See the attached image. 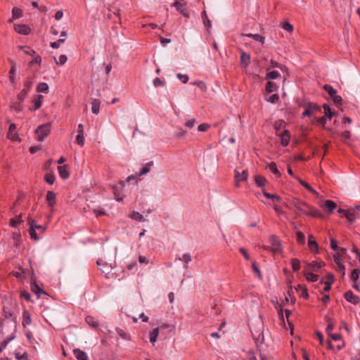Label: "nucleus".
Instances as JSON below:
<instances>
[{"mask_svg": "<svg viewBox=\"0 0 360 360\" xmlns=\"http://www.w3.org/2000/svg\"><path fill=\"white\" fill-rule=\"evenodd\" d=\"M201 17H202V20L203 21V23L205 25V27H207L208 29L211 27L212 25H211V22L210 20L208 19L207 18V13H206V11H203L201 13Z\"/></svg>", "mask_w": 360, "mask_h": 360, "instance_id": "nucleus-44", "label": "nucleus"}, {"mask_svg": "<svg viewBox=\"0 0 360 360\" xmlns=\"http://www.w3.org/2000/svg\"><path fill=\"white\" fill-rule=\"evenodd\" d=\"M72 352L77 360H89L87 354L82 349L77 348L74 349Z\"/></svg>", "mask_w": 360, "mask_h": 360, "instance_id": "nucleus-15", "label": "nucleus"}, {"mask_svg": "<svg viewBox=\"0 0 360 360\" xmlns=\"http://www.w3.org/2000/svg\"><path fill=\"white\" fill-rule=\"evenodd\" d=\"M252 39L256 41H259L261 42L262 44H264V37L262 36L261 34H254L253 36H252Z\"/></svg>", "mask_w": 360, "mask_h": 360, "instance_id": "nucleus-63", "label": "nucleus"}, {"mask_svg": "<svg viewBox=\"0 0 360 360\" xmlns=\"http://www.w3.org/2000/svg\"><path fill=\"white\" fill-rule=\"evenodd\" d=\"M12 239L13 240V245L15 247H18L21 243V235L19 231L13 232Z\"/></svg>", "mask_w": 360, "mask_h": 360, "instance_id": "nucleus-28", "label": "nucleus"}, {"mask_svg": "<svg viewBox=\"0 0 360 360\" xmlns=\"http://www.w3.org/2000/svg\"><path fill=\"white\" fill-rule=\"evenodd\" d=\"M97 264L99 267V269L105 274V276L107 278L109 277V274H110L112 269L115 266V261H112L110 264H108L105 262H103L102 259H99L97 261Z\"/></svg>", "mask_w": 360, "mask_h": 360, "instance_id": "nucleus-4", "label": "nucleus"}, {"mask_svg": "<svg viewBox=\"0 0 360 360\" xmlns=\"http://www.w3.org/2000/svg\"><path fill=\"white\" fill-rule=\"evenodd\" d=\"M267 167L271 170V172L272 173H274V174H277L278 176L281 175V173L280 172L278 171V168H277V166H276V164L274 162H271V163H269L267 166Z\"/></svg>", "mask_w": 360, "mask_h": 360, "instance_id": "nucleus-49", "label": "nucleus"}, {"mask_svg": "<svg viewBox=\"0 0 360 360\" xmlns=\"http://www.w3.org/2000/svg\"><path fill=\"white\" fill-rule=\"evenodd\" d=\"M22 222V214H19L16 219L12 218L10 219V225L13 228L18 227Z\"/></svg>", "mask_w": 360, "mask_h": 360, "instance_id": "nucleus-32", "label": "nucleus"}, {"mask_svg": "<svg viewBox=\"0 0 360 360\" xmlns=\"http://www.w3.org/2000/svg\"><path fill=\"white\" fill-rule=\"evenodd\" d=\"M27 222L30 226L29 233L31 238L34 239V240H39V237L38 236L36 230L34 229V221L30 217H28Z\"/></svg>", "mask_w": 360, "mask_h": 360, "instance_id": "nucleus-10", "label": "nucleus"}, {"mask_svg": "<svg viewBox=\"0 0 360 360\" xmlns=\"http://www.w3.org/2000/svg\"><path fill=\"white\" fill-rule=\"evenodd\" d=\"M250 62V56L249 54H247L244 51H241L240 53V63L241 65L245 68H247Z\"/></svg>", "mask_w": 360, "mask_h": 360, "instance_id": "nucleus-21", "label": "nucleus"}, {"mask_svg": "<svg viewBox=\"0 0 360 360\" xmlns=\"http://www.w3.org/2000/svg\"><path fill=\"white\" fill-rule=\"evenodd\" d=\"M323 108L325 110V115L330 120L333 115H335V111H333L330 106L328 105V104H324L323 105Z\"/></svg>", "mask_w": 360, "mask_h": 360, "instance_id": "nucleus-37", "label": "nucleus"}, {"mask_svg": "<svg viewBox=\"0 0 360 360\" xmlns=\"http://www.w3.org/2000/svg\"><path fill=\"white\" fill-rule=\"evenodd\" d=\"M323 89L330 97L335 96V94H337V91L330 84H325Z\"/></svg>", "mask_w": 360, "mask_h": 360, "instance_id": "nucleus-42", "label": "nucleus"}, {"mask_svg": "<svg viewBox=\"0 0 360 360\" xmlns=\"http://www.w3.org/2000/svg\"><path fill=\"white\" fill-rule=\"evenodd\" d=\"M76 141L78 145L83 146L84 144V134H78L76 138Z\"/></svg>", "mask_w": 360, "mask_h": 360, "instance_id": "nucleus-62", "label": "nucleus"}, {"mask_svg": "<svg viewBox=\"0 0 360 360\" xmlns=\"http://www.w3.org/2000/svg\"><path fill=\"white\" fill-rule=\"evenodd\" d=\"M336 206V203L330 200H326L323 205V207L330 213H332L334 211Z\"/></svg>", "mask_w": 360, "mask_h": 360, "instance_id": "nucleus-23", "label": "nucleus"}, {"mask_svg": "<svg viewBox=\"0 0 360 360\" xmlns=\"http://www.w3.org/2000/svg\"><path fill=\"white\" fill-rule=\"evenodd\" d=\"M271 243V251L274 254H279L282 251L281 240L276 236H271L269 239Z\"/></svg>", "mask_w": 360, "mask_h": 360, "instance_id": "nucleus-5", "label": "nucleus"}, {"mask_svg": "<svg viewBox=\"0 0 360 360\" xmlns=\"http://www.w3.org/2000/svg\"><path fill=\"white\" fill-rule=\"evenodd\" d=\"M46 200L48 202L49 207H53L56 203V195L53 191H48L46 193Z\"/></svg>", "mask_w": 360, "mask_h": 360, "instance_id": "nucleus-18", "label": "nucleus"}, {"mask_svg": "<svg viewBox=\"0 0 360 360\" xmlns=\"http://www.w3.org/2000/svg\"><path fill=\"white\" fill-rule=\"evenodd\" d=\"M15 31L20 34L27 35L30 34L31 30L27 25H14Z\"/></svg>", "mask_w": 360, "mask_h": 360, "instance_id": "nucleus-13", "label": "nucleus"}, {"mask_svg": "<svg viewBox=\"0 0 360 360\" xmlns=\"http://www.w3.org/2000/svg\"><path fill=\"white\" fill-rule=\"evenodd\" d=\"M153 165V162L150 161L146 164V165L140 170L139 175H144L150 171V168Z\"/></svg>", "mask_w": 360, "mask_h": 360, "instance_id": "nucleus-47", "label": "nucleus"}, {"mask_svg": "<svg viewBox=\"0 0 360 360\" xmlns=\"http://www.w3.org/2000/svg\"><path fill=\"white\" fill-rule=\"evenodd\" d=\"M304 275L307 281L309 282H316L319 279V276L314 274L313 272L304 271Z\"/></svg>", "mask_w": 360, "mask_h": 360, "instance_id": "nucleus-25", "label": "nucleus"}, {"mask_svg": "<svg viewBox=\"0 0 360 360\" xmlns=\"http://www.w3.org/2000/svg\"><path fill=\"white\" fill-rule=\"evenodd\" d=\"M22 102L18 100V101L14 102L11 105V109L18 112L22 110Z\"/></svg>", "mask_w": 360, "mask_h": 360, "instance_id": "nucleus-36", "label": "nucleus"}, {"mask_svg": "<svg viewBox=\"0 0 360 360\" xmlns=\"http://www.w3.org/2000/svg\"><path fill=\"white\" fill-rule=\"evenodd\" d=\"M360 273V269H354L351 275H350V279L352 281H356L359 278V274Z\"/></svg>", "mask_w": 360, "mask_h": 360, "instance_id": "nucleus-53", "label": "nucleus"}, {"mask_svg": "<svg viewBox=\"0 0 360 360\" xmlns=\"http://www.w3.org/2000/svg\"><path fill=\"white\" fill-rule=\"evenodd\" d=\"M292 269L294 271H298L300 269V262L298 259H291Z\"/></svg>", "mask_w": 360, "mask_h": 360, "instance_id": "nucleus-46", "label": "nucleus"}, {"mask_svg": "<svg viewBox=\"0 0 360 360\" xmlns=\"http://www.w3.org/2000/svg\"><path fill=\"white\" fill-rule=\"evenodd\" d=\"M266 100L269 103H276L279 100V96L277 94H274L266 98Z\"/></svg>", "mask_w": 360, "mask_h": 360, "instance_id": "nucleus-56", "label": "nucleus"}, {"mask_svg": "<svg viewBox=\"0 0 360 360\" xmlns=\"http://www.w3.org/2000/svg\"><path fill=\"white\" fill-rule=\"evenodd\" d=\"M32 82L30 79H27L24 84V88L18 94L17 98L18 100L20 101H23L25 97L27 96L28 92L32 88Z\"/></svg>", "mask_w": 360, "mask_h": 360, "instance_id": "nucleus-6", "label": "nucleus"}, {"mask_svg": "<svg viewBox=\"0 0 360 360\" xmlns=\"http://www.w3.org/2000/svg\"><path fill=\"white\" fill-rule=\"evenodd\" d=\"M91 111L94 114L98 115L100 111L101 101L97 98L91 99Z\"/></svg>", "mask_w": 360, "mask_h": 360, "instance_id": "nucleus-20", "label": "nucleus"}, {"mask_svg": "<svg viewBox=\"0 0 360 360\" xmlns=\"http://www.w3.org/2000/svg\"><path fill=\"white\" fill-rule=\"evenodd\" d=\"M31 290L37 295L38 298H40L41 295L48 296L47 293L35 281L31 282Z\"/></svg>", "mask_w": 360, "mask_h": 360, "instance_id": "nucleus-12", "label": "nucleus"}, {"mask_svg": "<svg viewBox=\"0 0 360 360\" xmlns=\"http://www.w3.org/2000/svg\"><path fill=\"white\" fill-rule=\"evenodd\" d=\"M54 60L57 65H63L67 62L68 58L65 55L63 54L59 56L58 60H56V58H54Z\"/></svg>", "mask_w": 360, "mask_h": 360, "instance_id": "nucleus-52", "label": "nucleus"}, {"mask_svg": "<svg viewBox=\"0 0 360 360\" xmlns=\"http://www.w3.org/2000/svg\"><path fill=\"white\" fill-rule=\"evenodd\" d=\"M20 297L25 299L27 302L31 301V295L26 290H22L20 292Z\"/></svg>", "mask_w": 360, "mask_h": 360, "instance_id": "nucleus-59", "label": "nucleus"}, {"mask_svg": "<svg viewBox=\"0 0 360 360\" xmlns=\"http://www.w3.org/2000/svg\"><path fill=\"white\" fill-rule=\"evenodd\" d=\"M44 180L49 184H53L55 181V176L53 173H46L44 176Z\"/></svg>", "mask_w": 360, "mask_h": 360, "instance_id": "nucleus-50", "label": "nucleus"}, {"mask_svg": "<svg viewBox=\"0 0 360 360\" xmlns=\"http://www.w3.org/2000/svg\"><path fill=\"white\" fill-rule=\"evenodd\" d=\"M298 288H300V295L305 299L308 298L309 295L307 288L301 284L298 285Z\"/></svg>", "mask_w": 360, "mask_h": 360, "instance_id": "nucleus-57", "label": "nucleus"}, {"mask_svg": "<svg viewBox=\"0 0 360 360\" xmlns=\"http://www.w3.org/2000/svg\"><path fill=\"white\" fill-rule=\"evenodd\" d=\"M172 6L175 7L176 11H179L184 17L186 18L190 17L189 12L188 11L185 4L179 1H175Z\"/></svg>", "mask_w": 360, "mask_h": 360, "instance_id": "nucleus-7", "label": "nucleus"}, {"mask_svg": "<svg viewBox=\"0 0 360 360\" xmlns=\"http://www.w3.org/2000/svg\"><path fill=\"white\" fill-rule=\"evenodd\" d=\"M32 323L31 315L28 311L25 310L22 312V325H30Z\"/></svg>", "mask_w": 360, "mask_h": 360, "instance_id": "nucleus-27", "label": "nucleus"}, {"mask_svg": "<svg viewBox=\"0 0 360 360\" xmlns=\"http://www.w3.org/2000/svg\"><path fill=\"white\" fill-rule=\"evenodd\" d=\"M153 85L155 86V87H158L160 86H165V81H162L161 80L159 77H156L153 79Z\"/></svg>", "mask_w": 360, "mask_h": 360, "instance_id": "nucleus-61", "label": "nucleus"}, {"mask_svg": "<svg viewBox=\"0 0 360 360\" xmlns=\"http://www.w3.org/2000/svg\"><path fill=\"white\" fill-rule=\"evenodd\" d=\"M130 217L132 219H134L136 221H146V219L145 217H143V216L140 214L139 212H133L131 215H130Z\"/></svg>", "mask_w": 360, "mask_h": 360, "instance_id": "nucleus-34", "label": "nucleus"}, {"mask_svg": "<svg viewBox=\"0 0 360 360\" xmlns=\"http://www.w3.org/2000/svg\"><path fill=\"white\" fill-rule=\"evenodd\" d=\"M298 105L304 108V111L302 112L301 116L302 118L311 116L321 110V107L315 103L303 102L299 103Z\"/></svg>", "mask_w": 360, "mask_h": 360, "instance_id": "nucleus-2", "label": "nucleus"}, {"mask_svg": "<svg viewBox=\"0 0 360 360\" xmlns=\"http://www.w3.org/2000/svg\"><path fill=\"white\" fill-rule=\"evenodd\" d=\"M278 89V86L276 84V83L273 82H267L265 87L266 92L267 93H272L274 91H276Z\"/></svg>", "mask_w": 360, "mask_h": 360, "instance_id": "nucleus-29", "label": "nucleus"}, {"mask_svg": "<svg viewBox=\"0 0 360 360\" xmlns=\"http://www.w3.org/2000/svg\"><path fill=\"white\" fill-rule=\"evenodd\" d=\"M281 143L283 146H287L289 144L290 134L288 130H283L280 134Z\"/></svg>", "mask_w": 360, "mask_h": 360, "instance_id": "nucleus-14", "label": "nucleus"}, {"mask_svg": "<svg viewBox=\"0 0 360 360\" xmlns=\"http://www.w3.org/2000/svg\"><path fill=\"white\" fill-rule=\"evenodd\" d=\"M248 177V172L247 169L243 170L241 173L238 171L235 172V181H246Z\"/></svg>", "mask_w": 360, "mask_h": 360, "instance_id": "nucleus-19", "label": "nucleus"}, {"mask_svg": "<svg viewBox=\"0 0 360 360\" xmlns=\"http://www.w3.org/2000/svg\"><path fill=\"white\" fill-rule=\"evenodd\" d=\"M255 181L257 186L264 187L265 186L266 179L260 175L255 176Z\"/></svg>", "mask_w": 360, "mask_h": 360, "instance_id": "nucleus-38", "label": "nucleus"}, {"mask_svg": "<svg viewBox=\"0 0 360 360\" xmlns=\"http://www.w3.org/2000/svg\"><path fill=\"white\" fill-rule=\"evenodd\" d=\"M299 183L303 186L306 189H307L309 192L312 193L313 194L317 195V192L306 181H303L302 179L300 178H297Z\"/></svg>", "mask_w": 360, "mask_h": 360, "instance_id": "nucleus-35", "label": "nucleus"}, {"mask_svg": "<svg viewBox=\"0 0 360 360\" xmlns=\"http://www.w3.org/2000/svg\"><path fill=\"white\" fill-rule=\"evenodd\" d=\"M44 99V96L42 95H37L34 99H33V103H34V108L30 109L36 110L41 108L42 101Z\"/></svg>", "mask_w": 360, "mask_h": 360, "instance_id": "nucleus-24", "label": "nucleus"}, {"mask_svg": "<svg viewBox=\"0 0 360 360\" xmlns=\"http://www.w3.org/2000/svg\"><path fill=\"white\" fill-rule=\"evenodd\" d=\"M308 246H309V250L312 252H315V253H317L318 252V248H319V245L318 243L314 240V236L312 235H309V239H308Z\"/></svg>", "mask_w": 360, "mask_h": 360, "instance_id": "nucleus-17", "label": "nucleus"}, {"mask_svg": "<svg viewBox=\"0 0 360 360\" xmlns=\"http://www.w3.org/2000/svg\"><path fill=\"white\" fill-rule=\"evenodd\" d=\"M336 270L342 274V277L345 276V266L342 263L337 265Z\"/></svg>", "mask_w": 360, "mask_h": 360, "instance_id": "nucleus-64", "label": "nucleus"}, {"mask_svg": "<svg viewBox=\"0 0 360 360\" xmlns=\"http://www.w3.org/2000/svg\"><path fill=\"white\" fill-rule=\"evenodd\" d=\"M344 297L347 302L354 305L360 303V297L355 295L351 290L346 291L344 294Z\"/></svg>", "mask_w": 360, "mask_h": 360, "instance_id": "nucleus-9", "label": "nucleus"}, {"mask_svg": "<svg viewBox=\"0 0 360 360\" xmlns=\"http://www.w3.org/2000/svg\"><path fill=\"white\" fill-rule=\"evenodd\" d=\"M51 131V124L46 123L39 126L35 130L39 141H43L46 138Z\"/></svg>", "mask_w": 360, "mask_h": 360, "instance_id": "nucleus-3", "label": "nucleus"}, {"mask_svg": "<svg viewBox=\"0 0 360 360\" xmlns=\"http://www.w3.org/2000/svg\"><path fill=\"white\" fill-rule=\"evenodd\" d=\"M179 260H182L184 262V269H188V262L191 261V256L189 253H185L182 256V259L179 258Z\"/></svg>", "mask_w": 360, "mask_h": 360, "instance_id": "nucleus-45", "label": "nucleus"}, {"mask_svg": "<svg viewBox=\"0 0 360 360\" xmlns=\"http://www.w3.org/2000/svg\"><path fill=\"white\" fill-rule=\"evenodd\" d=\"M86 322L93 328H97L98 326V322L96 319L91 316H87L85 319Z\"/></svg>", "mask_w": 360, "mask_h": 360, "instance_id": "nucleus-33", "label": "nucleus"}, {"mask_svg": "<svg viewBox=\"0 0 360 360\" xmlns=\"http://www.w3.org/2000/svg\"><path fill=\"white\" fill-rule=\"evenodd\" d=\"M325 319H326V320L328 322V326L326 327V330L327 333L328 335H330V333H331V331L334 328V326H334V323L333 322L332 319L330 317L327 316L325 317Z\"/></svg>", "mask_w": 360, "mask_h": 360, "instance_id": "nucleus-43", "label": "nucleus"}, {"mask_svg": "<svg viewBox=\"0 0 360 360\" xmlns=\"http://www.w3.org/2000/svg\"><path fill=\"white\" fill-rule=\"evenodd\" d=\"M331 98H333V101L335 105L338 106L339 105H341L342 99L340 96L335 94V96H333Z\"/></svg>", "mask_w": 360, "mask_h": 360, "instance_id": "nucleus-60", "label": "nucleus"}, {"mask_svg": "<svg viewBox=\"0 0 360 360\" xmlns=\"http://www.w3.org/2000/svg\"><path fill=\"white\" fill-rule=\"evenodd\" d=\"M271 70V68H266V71L268 72L266 77H265V79H276L278 75H279V73L277 71H275V70H273V71H270Z\"/></svg>", "mask_w": 360, "mask_h": 360, "instance_id": "nucleus-31", "label": "nucleus"}, {"mask_svg": "<svg viewBox=\"0 0 360 360\" xmlns=\"http://www.w3.org/2000/svg\"><path fill=\"white\" fill-rule=\"evenodd\" d=\"M282 28L288 32H292L293 30V26L288 22H284Z\"/></svg>", "mask_w": 360, "mask_h": 360, "instance_id": "nucleus-58", "label": "nucleus"}, {"mask_svg": "<svg viewBox=\"0 0 360 360\" xmlns=\"http://www.w3.org/2000/svg\"><path fill=\"white\" fill-rule=\"evenodd\" d=\"M325 264H326L323 262H312L310 263H307V266H305L304 271H309L311 270L314 272H319L320 271L321 268L323 266H325Z\"/></svg>", "mask_w": 360, "mask_h": 360, "instance_id": "nucleus-8", "label": "nucleus"}, {"mask_svg": "<svg viewBox=\"0 0 360 360\" xmlns=\"http://www.w3.org/2000/svg\"><path fill=\"white\" fill-rule=\"evenodd\" d=\"M116 332L120 336V338H122V339L126 340H131L130 335L127 333H125L124 331V330H122V328H116Z\"/></svg>", "mask_w": 360, "mask_h": 360, "instance_id": "nucleus-41", "label": "nucleus"}, {"mask_svg": "<svg viewBox=\"0 0 360 360\" xmlns=\"http://www.w3.org/2000/svg\"><path fill=\"white\" fill-rule=\"evenodd\" d=\"M252 335L257 345H262L264 342V337L262 330H252Z\"/></svg>", "mask_w": 360, "mask_h": 360, "instance_id": "nucleus-11", "label": "nucleus"}, {"mask_svg": "<svg viewBox=\"0 0 360 360\" xmlns=\"http://www.w3.org/2000/svg\"><path fill=\"white\" fill-rule=\"evenodd\" d=\"M360 215L358 211H356L355 209L349 210V212H347V219L350 224H353L356 219L359 218Z\"/></svg>", "mask_w": 360, "mask_h": 360, "instance_id": "nucleus-16", "label": "nucleus"}, {"mask_svg": "<svg viewBox=\"0 0 360 360\" xmlns=\"http://www.w3.org/2000/svg\"><path fill=\"white\" fill-rule=\"evenodd\" d=\"M159 333V328H155L152 331L150 332L149 336H150V341L152 343H155L157 340V337L158 336Z\"/></svg>", "mask_w": 360, "mask_h": 360, "instance_id": "nucleus-40", "label": "nucleus"}, {"mask_svg": "<svg viewBox=\"0 0 360 360\" xmlns=\"http://www.w3.org/2000/svg\"><path fill=\"white\" fill-rule=\"evenodd\" d=\"M37 91L38 92H41V93L47 94L49 92V86L45 82L39 83L37 85Z\"/></svg>", "mask_w": 360, "mask_h": 360, "instance_id": "nucleus-39", "label": "nucleus"}, {"mask_svg": "<svg viewBox=\"0 0 360 360\" xmlns=\"http://www.w3.org/2000/svg\"><path fill=\"white\" fill-rule=\"evenodd\" d=\"M65 41V38L58 39L57 41L51 43V46L53 49H58L60 46V45L61 44H63Z\"/></svg>", "mask_w": 360, "mask_h": 360, "instance_id": "nucleus-54", "label": "nucleus"}, {"mask_svg": "<svg viewBox=\"0 0 360 360\" xmlns=\"http://www.w3.org/2000/svg\"><path fill=\"white\" fill-rule=\"evenodd\" d=\"M252 268L253 271L256 274L257 276L259 278H262L261 271L259 270V266L256 264L255 262L252 263Z\"/></svg>", "mask_w": 360, "mask_h": 360, "instance_id": "nucleus-55", "label": "nucleus"}, {"mask_svg": "<svg viewBox=\"0 0 360 360\" xmlns=\"http://www.w3.org/2000/svg\"><path fill=\"white\" fill-rule=\"evenodd\" d=\"M263 195L269 199H275L277 201L280 202L281 200V198L280 196L275 195V194H271L269 193H267L265 190L263 191Z\"/></svg>", "mask_w": 360, "mask_h": 360, "instance_id": "nucleus-51", "label": "nucleus"}, {"mask_svg": "<svg viewBox=\"0 0 360 360\" xmlns=\"http://www.w3.org/2000/svg\"><path fill=\"white\" fill-rule=\"evenodd\" d=\"M292 205L301 214L316 217H321V214L319 210L309 207L306 202L298 199L293 200Z\"/></svg>", "mask_w": 360, "mask_h": 360, "instance_id": "nucleus-1", "label": "nucleus"}, {"mask_svg": "<svg viewBox=\"0 0 360 360\" xmlns=\"http://www.w3.org/2000/svg\"><path fill=\"white\" fill-rule=\"evenodd\" d=\"M16 126L15 124L12 123L10 124L8 131V138L11 140L15 141L18 138V135L15 132Z\"/></svg>", "mask_w": 360, "mask_h": 360, "instance_id": "nucleus-22", "label": "nucleus"}, {"mask_svg": "<svg viewBox=\"0 0 360 360\" xmlns=\"http://www.w3.org/2000/svg\"><path fill=\"white\" fill-rule=\"evenodd\" d=\"M297 242L299 245H303L305 243V236L301 231H297Z\"/></svg>", "mask_w": 360, "mask_h": 360, "instance_id": "nucleus-48", "label": "nucleus"}, {"mask_svg": "<svg viewBox=\"0 0 360 360\" xmlns=\"http://www.w3.org/2000/svg\"><path fill=\"white\" fill-rule=\"evenodd\" d=\"M22 15V11L20 8L14 7L12 10V18L9 20V22L20 18Z\"/></svg>", "mask_w": 360, "mask_h": 360, "instance_id": "nucleus-30", "label": "nucleus"}, {"mask_svg": "<svg viewBox=\"0 0 360 360\" xmlns=\"http://www.w3.org/2000/svg\"><path fill=\"white\" fill-rule=\"evenodd\" d=\"M58 172H59V174H60V176L63 179H66L69 177L70 176V173L68 171V169H66V165H64V166H58Z\"/></svg>", "mask_w": 360, "mask_h": 360, "instance_id": "nucleus-26", "label": "nucleus"}]
</instances>
